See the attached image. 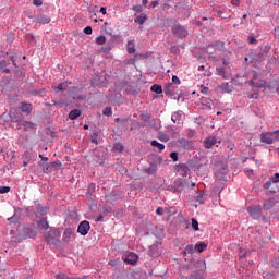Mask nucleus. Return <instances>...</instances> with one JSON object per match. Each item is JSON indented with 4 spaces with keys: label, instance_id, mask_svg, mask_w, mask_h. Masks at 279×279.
I'll use <instances>...</instances> for the list:
<instances>
[{
    "label": "nucleus",
    "instance_id": "f257e3e1",
    "mask_svg": "<svg viewBox=\"0 0 279 279\" xmlns=\"http://www.w3.org/2000/svg\"><path fill=\"white\" fill-rule=\"evenodd\" d=\"M44 227L47 228L46 233L44 234V239L48 245H52L53 247H58L60 245V236H62V232L60 229L49 228V223L45 222Z\"/></svg>",
    "mask_w": 279,
    "mask_h": 279
},
{
    "label": "nucleus",
    "instance_id": "f03ea898",
    "mask_svg": "<svg viewBox=\"0 0 279 279\" xmlns=\"http://www.w3.org/2000/svg\"><path fill=\"white\" fill-rule=\"evenodd\" d=\"M279 130L274 132H266L259 135L260 143H265L266 145H274V141H279Z\"/></svg>",
    "mask_w": 279,
    "mask_h": 279
},
{
    "label": "nucleus",
    "instance_id": "7ed1b4c3",
    "mask_svg": "<svg viewBox=\"0 0 279 279\" xmlns=\"http://www.w3.org/2000/svg\"><path fill=\"white\" fill-rule=\"evenodd\" d=\"M194 267L195 269H197L198 272L191 275L189 279H204V271H206V262L197 260L194 264Z\"/></svg>",
    "mask_w": 279,
    "mask_h": 279
},
{
    "label": "nucleus",
    "instance_id": "20e7f679",
    "mask_svg": "<svg viewBox=\"0 0 279 279\" xmlns=\"http://www.w3.org/2000/svg\"><path fill=\"white\" fill-rule=\"evenodd\" d=\"M250 86H255L256 88H265V86H267V82L260 78V74L255 73L253 75V80L250 81Z\"/></svg>",
    "mask_w": 279,
    "mask_h": 279
},
{
    "label": "nucleus",
    "instance_id": "39448f33",
    "mask_svg": "<svg viewBox=\"0 0 279 279\" xmlns=\"http://www.w3.org/2000/svg\"><path fill=\"white\" fill-rule=\"evenodd\" d=\"M89 230H90V222H88V220H84L78 225L77 232L82 236H86Z\"/></svg>",
    "mask_w": 279,
    "mask_h": 279
},
{
    "label": "nucleus",
    "instance_id": "423d86ee",
    "mask_svg": "<svg viewBox=\"0 0 279 279\" xmlns=\"http://www.w3.org/2000/svg\"><path fill=\"white\" fill-rule=\"evenodd\" d=\"M248 213L253 219H260L262 208L260 206L248 207Z\"/></svg>",
    "mask_w": 279,
    "mask_h": 279
},
{
    "label": "nucleus",
    "instance_id": "0eeeda50",
    "mask_svg": "<svg viewBox=\"0 0 279 279\" xmlns=\"http://www.w3.org/2000/svg\"><path fill=\"white\" fill-rule=\"evenodd\" d=\"M124 263H128V265H136V263H138V255L136 253H129L124 258Z\"/></svg>",
    "mask_w": 279,
    "mask_h": 279
},
{
    "label": "nucleus",
    "instance_id": "6e6552de",
    "mask_svg": "<svg viewBox=\"0 0 279 279\" xmlns=\"http://www.w3.org/2000/svg\"><path fill=\"white\" fill-rule=\"evenodd\" d=\"M173 34L178 36V38H186L189 36V32L185 31L183 26H177L173 28Z\"/></svg>",
    "mask_w": 279,
    "mask_h": 279
},
{
    "label": "nucleus",
    "instance_id": "1a4fd4ad",
    "mask_svg": "<svg viewBox=\"0 0 279 279\" xmlns=\"http://www.w3.org/2000/svg\"><path fill=\"white\" fill-rule=\"evenodd\" d=\"M73 234H75L74 229H71V228L65 229L63 232V238H62L63 243H69L71 241V238L73 236Z\"/></svg>",
    "mask_w": 279,
    "mask_h": 279
},
{
    "label": "nucleus",
    "instance_id": "9d476101",
    "mask_svg": "<svg viewBox=\"0 0 279 279\" xmlns=\"http://www.w3.org/2000/svg\"><path fill=\"white\" fill-rule=\"evenodd\" d=\"M19 108L25 114H32V110H33L34 107L29 102H21Z\"/></svg>",
    "mask_w": 279,
    "mask_h": 279
},
{
    "label": "nucleus",
    "instance_id": "9b49d317",
    "mask_svg": "<svg viewBox=\"0 0 279 279\" xmlns=\"http://www.w3.org/2000/svg\"><path fill=\"white\" fill-rule=\"evenodd\" d=\"M34 23H39L41 25H47L48 23H51V17L47 15H37L34 20Z\"/></svg>",
    "mask_w": 279,
    "mask_h": 279
},
{
    "label": "nucleus",
    "instance_id": "f8f14e48",
    "mask_svg": "<svg viewBox=\"0 0 279 279\" xmlns=\"http://www.w3.org/2000/svg\"><path fill=\"white\" fill-rule=\"evenodd\" d=\"M278 201H276V198L267 199L264 202L263 208L264 210H271V208L275 207Z\"/></svg>",
    "mask_w": 279,
    "mask_h": 279
},
{
    "label": "nucleus",
    "instance_id": "ddd939ff",
    "mask_svg": "<svg viewBox=\"0 0 279 279\" xmlns=\"http://www.w3.org/2000/svg\"><path fill=\"white\" fill-rule=\"evenodd\" d=\"M214 145H217V138H215V137H207L205 140V148L206 149L213 148Z\"/></svg>",
    "mask_w": 279,
    "mask_h": 279
},
{
    "label": "nucleus",
    "instance_id": "4468645a",
    "mask_svg": "<svg viewBox=\"0 0 279 279\" xmlns=\"http://www.w3.org/2000/svg\"><path fill=\"white\" fill-rule=\"evenodd\" d=\"M81 116H82V111L80 109H74L70 111L69 119H71V121H75V119H77Z\"/></svg>",
    "mask_w": 279,
    "mask_h": 279
},
{
    "label": "nucleus",
    "instance_id": "2eb2a0df",
    "mask_svg": "<svg viewBox=\"0 0 279 279\" xmlns=\"http://www.w3.org/2000/svg\"><path fill=\"white\" fill-rule=\"evenodd\" d=\"M206 247H208V244L206 242H198L195 245V251L198 252V254H202V252H204V250H206Z\"/></svg>",
    "mask_w": 279,
    "mask_h": 279
},
{
    "label": "nucleus",
    "instance_id": "dca6fc26",
    "mask_svg": "<svg viewBox=\"0 0 279 279\" xmlns=\"http://www.w3.org/2000/svg\"><path fill=\"white\" fill-rule=\"evenodd\" d=\"M182 112L177 111L172 114L171 120L173 121V123H180V121H182Z\"/></svg>",
    "mask_w": 279,
    "mask_h": 279
},
{
    "label": "nucleus",
    "instance_id": "f3484780",
    "mask_svg": "<svg viewBox=\"0 0 279 279\" xmlns=\"http://www.w3.org/2000/svg\"><path fill=\"white\" fill-rule=\"evenodd\" d=\"M150 145H151L153 147H157V149H158L159 151H165V144H161V143H159V142L156 141V140H153V141L150 142Z\"/></svg>",
    "mask_w": 279,
    "mask_h": 279
},
{
    "label": "nucleus",
    "instance_id": "a211bd4d",
    "mask_svg": "<svg viewBox=\"0 0 279 279\" xmlns=\"http://www.w3.org/2000/svg\"><path fill=\"white\" fill-rule=\"evenodd\" d=\"M220 89L222 93H232V86L229 83H222Z\"/></svg>",
    "mask_w": 279,
    "mask_h": 279
},
{
    "label": "nucleus",
    "instance_id": "6ab92c4d",
    "mask_svg": "<svg viewBox=\"0 0 279 279\" xmlns=\"http://www.w3.org/2000/svg\"><path fill=\"white\" fill-rule=\"evenodd\" d=\"M150 90L157 95H160L162 94V86L155 84L150 87Z\"/></svg>",
    "mask_w": 279,
    "mask_h": 279
},
{
    "label": "nucleus",
    "instance_id": "aec40b11",
    "mask_svg": "<svg viewBox=\"0 0 279 279\" xmlns=\"http://www.w3.org/2000/svg\"><path fill=\"white\" fill-rule=\"evenodd\" d=\"M56 278H57V279H86V276H84L83 278H80V277H73V278H71V277H69V276H66V275H64V274H59V275L56 276Z\"/></svg>",
    "mask_w": 279,
    "mask_h": 279
},
{
    "label": "nucleus",
    "instance_id": "412c9836",
    "mask_svg": "<svg viewBox=\"0 0 279 279\" xmlns=\"http://www.w3.org/2000/svg\"><path fill=\"white\" fill-rule=\"evenodd\" d=\"M145 21H147V15L141 14L137 19H135V23H138L140 25H144Z\"/></svg>",
    "mask_w": 279,
    "mask_h": 279
},
{
    "label": "nucleus",
    "instance_id": "4be33fe9",
    "mask_svg": "<svg viewBox=\"0 0 279 279\" xmlns=\"http://www.w3.org/2000/svg\"><path fill=\"white\" fill-rule=\"evenodd\" d=\"M53 90H56L57 93H60L62 90H66V84L65 83H61L58 86H53L52 87Z\"/></svg>",
    "mask_w": 279,
    "mask_h": 279
},
{
    "label": "nucleus",
    "instance_id": "5701e85b",
    "mask_svg": "<svg viewBox=\"0 0 279 279\" xmlns=\"http://www.w3.org/2000/svg\"><path fill=\"white\" fill-rule=\"evenodd\" d=\"M157 138H159V141H161L162 143H168V141L170 140L169 135L165 133H159Z\"/></svg>",
    "mask_w": 279,
    "mask_h": 279
},
{
    "label": "nucleus",
    "instance_id": "b1692460",
    "mask_svg": "<svg viewBox=\"0 0 279 279\" xmlns=\"http://www.w3.org/2000/svg\"><path fill=\"white\" fill-rule=\"evenodd\" d=\"M195 246L193 244H189L186 247H185V251H184V254H195Z\"/></svg>",
    "mask_w": 279,
    "mask_h": 279
},
{
    "label": "nucleus",
    "instance_id": "393cba45",
    "mask_svg": "<svg viewBox=\"0 0 279 279\" xmlns=\"http://www.w3.org/2000/svg\"><path fill=\"white\" fill-rule=\"evenodd\" d=\"M128 51H129V53H136V48H134L133 41L128 43Z\"/></svg>",
    "mask_w": 279,
    "mask_h": 279
},
{
    "label": "nucleus",
    "instance_id": "a878e982",
    "mask_svg": "<svg viewBox=\"0 0 279 279\" xmlns=\"http://www.w3.org/2000/svg\"><path fill=\"white\" fill-rule=\"evenodd\" d=\"M8 66V62L5 60H0V69H4V73H10V69Z\"/></svg>",
    "mask_w": 279,
    "mask_h": 279
},
{
    "label": "nucleus",
    "instance_id": "bb28decb",
    "mask_svg": "<svg viewBox=\"0 0 279 279\" xmlns=\"http://www.w3.org/2000/svg\"><path fill=\"white\" fill-rule=\"evenodd\" d=\"M192 228L196 232L199 230V222H197V219H195V218H192Z\"/></svg>",
    "mask_w": 279,
    "mask_h": 279
},
{
    "label": "nucleus",
    "instance_id": "cd10ccee",
    "mask_svg": "<svg viewBox=\"0 0 279 279\" xmlns=\"http://www.w3.org/2000/svg\"><path fill=\"white\" fill-rule=\"evenodd\" d=\"M218 75H221V77L226 78V68L221 66V68H217L216 69Z\"/></svg>",
    "mask_w": 279,
    "mask_h": 279
},
{
    "label": "nucleus",
    "instance_id": "c85d7f7f",
    "mask_svg": "<svg viewBox=\"0 0 279 279\" xmlns=\"http://www.w3.org/2000/svg\"><path fill=\"white\" fill-rule=\"evenodd\" d=\"M22 125L24 126L25 130H33L34 129V123H32V122L24 121L22 123Z\"/></svg>",
    "mask_w": 279,
    "mask_h": 279
},
{
    "label": "nucleus",
    "instance_id": "c756f323",
    "mask_svg": "<svg viewBox=\"0 0 279 279\" xmlns=\"http://www.w3.org/2000/svg\"><path fill=\"white\" fill-rule=\"evenodd\" d=\"M97 45H106V36H99L96 38Z\"/></svg>",
    "mask_w": 279,
    "mask_h": 279
},
{
    "label": "nucleus",
    "instance_id": "7c9ffc66",
    "mask_svg": "<svg viewBox=\"0 0 279 279\" xmlns=\"http://www.w3.org/2000/svg\"><path fill=\"white\" fill-rule=\"evenodd\" d=\"M195 201L198 204H204V194H202V192H198V195L195 197Z\"/></svg>",
    "mask_w": 279,
    "mask_h": 279
},
{
    "label": "nucleus",
    "instance_id": "2f4dec72",
    "mask_svg": "<svg viewBox=\"0 0 279 279\" xmlns=\"http://www.w3.org/2000/svg\"><path fill=\"white\" fill-rule=\"evenodd\" d=\"M95 193V183H90L87 189V195H93Z\"/></svg>",
    "mask_w": 279,
    "mask_h": 279
},
{
    "label": "nucleus",
    "instance_id": "473e14b6",
    "mask_svg": "<svg viewBox=\"0 0 279 279\" xmlns=\"http://www.w3.org/2000/svg\"><path fill=\"white\" fill-rule=\"evenodd\" d=\"M102 114H105V117H112V108H105V110L102 111Z\"/></svg>",
    "mask_w": 279,
    "mask_h": 279
},
{
    "label": "nucleus",
    "instance_id": "72a5a7b5",
    "mask_svg": "<svg viewBox=\"0 0 279 279\" xmlns=\"http://www.w3.org/2000/svg\"><path fill=\"white\" fill-rule=\"evenodd\" d=\"M5 193H10V186H0V195H5Z\"/></svg>",
    "mask_w": 279,
    "mask_h": 279
},
{
    "label": "nucleus",
    "instance_id": "f704fd0d",
    "mask_svg": "<svg viewBox=\"0 0 279 279\" xmlns=\"http://www.w3.org/2000/svg\"><path fill=\"white\" fill-rule=\"evenodd\" d=\"M271 182H274V184H278L279 182V173H275L271 178H270Z\"/></svg>",
    "mask_w": 279,
    "mask_h": 279
},
{
    "label": "nucleus",
    "instance_id": "c9c22d12",
    "mask_svg": "<svg viewBox=\"0 0 279 279\" xmlns=\"http://www.w3.org/2000/svg\"><path fill=\"white\" fill-rule=\"evenodd\" d=\"M113 149L116 151H123L124 148L120 143H118V144H114Z\"/></svg>",
    "mask_w": 279,
    "mask_h": 279
},
{
    "label": "nucleus",
    "instance_id": "e433bc0d",
    "mask_svg": "<svg viewBox=\"0 0 279 279\" xmlns=\"http://www.w3.org/2000/svg\"><path fill=\"white\" fill-rule=\"evenodd\" d=\"M84 34H87V36H90V34H93V27L86 26V27L84 28Z\"/></svg>",
    "mask_w": 279,
    "mask_h": 279
},
{
    "label": "nucleus",
    "instance_id": "4c0bfd02",
    "mask_svg": "<svg viewBox=\"0 0 279 279\" xmlns=\"http://www.w3.org/2000/svg\"><path fill=\"white\" fill-rule=\"evenodd\" d=\"M170 158H172V160H173L174 162H178V153L172 151V153L170 154Z\"/></svg>",
    "mask_w": 279,
    "mask_h": 279
},
{
    "label": "nucleus",
    "instance_id": "58836bf2",
    "mask_svg": "<svg viewBox=\"0 0 279 279\" xmlns=\"http://www.w3.org/2000/svg\"><path fill=\"white\" fill-rule=\"evenodd\" d=\"M250 99H258V92H253L248 96Z\"/></svg>",
    "mask_w": 279,
    "mask_h": 279
},
{
    "label": "nucleus",
    "instance_id": "ea45409f",
    "mask_svg": "<svg viewBox=\"0 0 279 279\" xmlns=\"http://www.w3.org/2000/svg\"><path fill=\"white\" fill-rule=\"evenodd\" d=\"M7 43H14V34H9L7 37Z\"/></svg>",
    "mask_w": 279,
    "mask_h": 279
},
{
    "label": "nucleus",
    "instance_id": "a19ab883",
    "mask_svg": "<svg viewBox=\"0 0 279 279\" xmlns=\"http://www.w3.org/2000/svg\"><path fill=\"white\" fill-rule=\"evenodd\" d=\"M172 83L180 85L181 84L180 77H178L177 75L172 76Z\"/></svg>",
    "mask_w": 279,
    "mask_h": 279
},
{
    "label": "nucleus",
    "instance_id": "79ce46f5",
    "mask_svg": "<svg viewBox=\"0 0 279 279\" xmlns=\"http://www.w3.org/2000/svg\"><path fill=\"white\" fill-rule=\"evenodd\" d=\"M248 45H256V38L254 36L248 37Z\"/></svg>",
    "mask_w": 279,
    "mask_h": 279
},
{
    "label": "nucleus",
    "instance_id": "37998d69",
    "mask_svg": "<svg viewBox=\"0 0 279 279\" xmlns=\"http://www.w3.org/2000/svg\"><path fill=\"white\" fill-rule=\"evenodd\" d=\"M181 171H183L184 175H186V173H189V166L186 165L181 166Z\"/></svg>",
    "mask_w": 279,
    "mask_h": 279
},
{
    "label": "nucleus",
    "instance_id": "c03bdc74",
    "mask_svg": "<svg viewBox=\"0 0 279 279\" xmlns=\"http://www.w3.org/2000/svg\"><path fill=\"white\" fill-rule=\"evenodd\" d=\"M264 189L266 191H269V189H271V180L270 181H267L265 184H264Z\"/></svg>",
    "mask_w": 279,
    "mask_h": 279
},
{
    "label": "nucleus",
    "instance_id": "a18cd8bd",
    "mask_svg": "<svg viewBox=\"0 0 279 279\" xmlns=\"http://www.w3.org/2000/svg\"><path fill=\"white\" fill-rule=\"evenodd\" d=\"M163 213H165V209L162 207H158L156 209V215H163Z\"/></svg>",
    "mask_w": 279,
    "mask_h": 279
},
{
    "label": "nucleus",
    "instance_id": "49530a36",
    "mask_svg": "<svg viewBox=\"0 0 279 279\" xmlns=\"http://www.w3.org/2000/svg\"><path fill=\"white\" fill-rule=\"evenodd\" d=\"M133 10H134V12H142L143 11V7L135 5V7H133Z\"/></svg>",
    "mask_w": 279,
    "mask_h": 279
},
{
    "label": "nucleus",
    "instance_id": "de8ad7c7",
    "mask_svg": "<svg viewBox=\"0 0 279 279\" xmlns=\"http://www.w3.org/2000/svg\"><path fill=\"white\" fill-rule=\"evenodd\" d=\"M201 93H203V95L208 94V87L202 86V87H201Z\"/></svg>",
    "mask_w": 279,
    "mask_h": 279
},
{
    "label": "nucleus",
    "instance_id": "09e8293b",
    "mask_svg": "<svg viewBox=\"0 0 279 279\" xmlns=\"http://www.w3.org/2000/svg\"><path fill=\"white\" fill-rule=\"evenodd\" d=\"M50 167H51L52 169H56L57 167H60V162L53 161V162L50 163Z\"/></svg>",
    "mask_w": 279,
    "mask_h": 279
},
{
    "label": "nucleus",
    "instance_id": "8fccbe9b",
    "mask_svg": "<svg viewBox=\"0 0 279 279\" xmlns=\"http://www.w3.org/2000/svg\"><path fill=\"white\" fill-rule=\"evenodd\" d=\"M34 5L40 7L43 5V0H33Z\"/></svg>",
    "mask_w": 279,
    "mask_h": 279
},
{
    "label": "nucleus",
    "instance_id": "3c124183",
    "mask_svg": "<svg viewBox=\"0 0 279 279\" xmlns=\"http://www.w3.org/2000/svg\"><path fill=\"white\" fill-rule=\"evenodd\" d=\"M8 221H10L11 223H15V221H19V218H15L14 216L8 218Z\"/></svg>",
    "mask_w": 279,
    "mask_h": 279
},
{
    "label": "nucleus",
    "instance_id": "603ef678",
    "mask_svg": "<svg viewBox=\"0 0 279 279\" xmlns=\"http://www.w3.org/2000/svg\"><path fill=\"white\" fill-rule=\"evenodd\" d=\"M163 93H165V95H171V92L167 87H163Z\"/></svg>",
    "mask_w": 279,
    "mask_h": 279
},
{
    "label": "nucleus",
    "instance_id": "864d4df0",
    "mask_svg": "<svg viewBox=\"0 0 279 279\" xmlns=\"http://www.w3.org/2000/svg\"><path fill=\"white\" fill-rule=\"evenodd\" d=\"M232 5H240V1L239 0H231Z\"/></svg>",
    "mask_w": 279,
    "mask_h": 279
},
{
    "label": "nucleus",
    "instance_id": "5fc2aeb1",
    "mask_svg": "<svg viewBox=\"0 0 279 279\" xmlns=\"http://www.w3.org/2000/svg\"><path fill=\"white\" fill-rule=\"evenodd\" d=\"M275 36H277V38H279V26L275 28Z\"/></svg>",
    "mask_w": 279,
    "mask_h": 279
},
{
    "label": "nucleus",
    "instance_id": "6e6d98bb",
    "mask_svg": "<svg viewBox=\"0 0 279 279\" xmlns=\"http://www.w3.org/2000/svg\"><path fill=\"white\" fill-rule=\"evenodd\" d=\"M51 165H49L47 168H46V173H51Z\"/></svg>",
    "mask_w": 279,
    "mask_h": 279
},
{
    "label": "nucleus",
    "instance_id": "4d7b16f0",
    "mask_svg": "<svg viewBox=\"0 0 279 279\" xmlns=\"http://www.w3.org/2000/svg\"><path fill=\"white\" fill-rule=\"evenodd\" d=\"M100 12H101V14H106V13H107L106 7H101V8H100Z\"/></svg>",
    "mask_w": 279,
    "mask_h": 279
},
{
    "label": "nucleus",
    "instance_id": "13d9d810",
    "mask_svg": "<svg viewBox=\"0 0 279 279\" xmlns=\"http://www.w3.org/2000/svg\"><path fill=\"white\" fill-rule=\"evenodd\" d=\"M171 86H173V83H168V84L165 86V88L170 89V88H171Z\"/></svg>",
    "mask_w": 279,
    "mask_h": 279
},
{
    "label": "nucleus",
    "instance_id": "bf43d9fd",
    "mask_svg": "<svg viewBox=\"0 0 279 279\" xmlns=\"http://www.w3.org/2000/svg\"><path fill=\"white\" fill-rule=\"evenodd\" d=\"M96 221H104V216H99L97 219H96Z\"/></svg>",
    "mask_w": 279,
    "mask_h": 279
},
{
    "label": "nucleus",
    "instance_id": "052dcab7",
    "mask_svg": "<svg viewBox=\"0 0 279 279\" xmlns=\"http://www.w3.org/2000/svg\"><path fill=\"white\" fill-rule=\"evenodd\" d=\"M205 69H206V66H204V65L198 66V71H204Z\"/></svg>",
    "mask_w": 279,
    "mask_h": 279
},
{
    "label": "nucleus",
    "instance_id": "680f3d73",
    "mask_svg": "<svg viewBox=\"0 0 279 279\" xmlns=\"http://www.w3.org/2000/svg\"><path fill=\"white\" fill-rule=\"evenodd\" d=\"M158 5V1H153V8H156Z\"/></svg>",
    "mask_w": 279,
    "mask_h": 279
},
{
    "label": "nucleus",
    "instance_id": "e2e57ef3",
    "mask_svg": "<svg viewBox=\"0 0 279 279\" xmlns=\"http://www.w3.org/2000/svg\"><path fill=\"white\" fill-rule=\"evenodd\" d=\"M92 143H94L95 145H98V142H97L96 138H93V140H92Z\"/></svg>",
    "mask_w": 279,
    "mask_h": 279
},
{
    "label": "nucleus",
    "instance_id": "0e129e2a",
    "mask_svg": "<svg viewBox=\"0 0 279 279\" xmlns=\"http://www.w3.org/2000/svg\"><path fill=\"white\" fill-rule=\"evenodd\" d=\"M60 102L56 101V100H52V105L53 106H59Z\"/></svg>",
    "mask_w": 279,
    "mask_h": 279
},
{
    "label": "nucleus",
    "instance_id": "69168bd1",
    "mask_svg": "<svg viewBox=\"0 0 279 279\" xmlns=\"http://www.w3.org/2000/svg\"><path fill=\"white\" fill-rule=\"evenodd\" d=\"M41 160H44L45 162H47V160H49V158H47V157H43V159Z\"/></svg>",
    "mask_w": 279,
    "mask_h": 279
},
{
    "label": "nucleus",
    "instance_id": "338daca9",
    "mask_svg": "<svg viewBox=\"0 0 279 279\" xmlns=\"http://www.w3.org/2000/svg\"><path fill=\"white\" fill-rule=\"evenodd\" d=\"M84 130H88V124H84Z\"/></svg>",
    "mask_w": 279,
    "mask_h": 279
},
{
    "label": "nucleus",
    "instance_id": "774afa93",
    "mask_svg": "<svg viewBox=\"0 0 279 279\" xmlns=\"http://www.w3.org/2000/svg\"><path fill=\"white\" fill-rule=\"evenodd\" d=\"M242 19H247V14L242 15Z\"/></svg>",
    "mask_w": 279,
    "mask_h": 279
}]
</instances>
